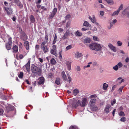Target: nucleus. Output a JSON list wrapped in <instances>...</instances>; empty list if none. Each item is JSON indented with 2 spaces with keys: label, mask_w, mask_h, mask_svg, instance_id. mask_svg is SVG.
Here are the masks:
<instances>
[{
  "label": "nucleus",
  "mask_w": 129,
  "mask_h": 129,
  "mask_svg": "<svg viewBox=\"0 0 129 129\" xmlns=\"http://www.w3.org/2000/svg\"><path fill=\"white\" fill-rule=\"evenodd\" d=\"M89 47L90 49L96 51H100L102 48L101 45L96 43H92L89 44Z\"/></svg>",
  "instance_id": "f257e3e1"
},
{
  "label": "nucleus",
  "mask_w": 129,
  "mask_h": 129,
  "mask_svg": "<svg viewBox=\"0 0 129 129\" xmlns=\"http://www.w3.org/2000/svg\"><path fill=\"white\" fill-rule=\"evenodd\" d=\"M31 71L32 72L35 74L40 76L41 74V70L37 66L33 64L31 66Z\"/></svg>",
  "instance_id": "f03ea898"
},
{
  "label": "nucleus",
  "mask_w": 129,
  "mask_h": 129,
  "mask_svg": "<svg viewBox=\"0 0 129 129\" xmlns=\"http://www.w3.org/2000/svg\"><path fill=\"white\" fill-rule=\"evenodd\" d=\"M4 10L6 12L7 14L9 16H10L11 15L13 12V10L12 8H7L5 7Z\"/></svg>",
  "instance_id": "7ed1b4c3"
},
{
  "label": "nucleus",
  "mask_w": 129,
  "mask_h": 129,
  "mask_svg": "<svg viewBox=\"0 0 129 129\" xmlns=\"http://www.w3.org/2000/svg\"><path fill=\"white\" fill-rule=\"evenodd\" d=\"M123 65L121 62H119L116 65L113 67V69L115 71H117L119 68L121 69L123 67Z\"/></svg>",
  "instance_id": "20e7f679"
},
{
  "label": "nucleus",
  "mask_w": 129,
  "mask_h": 129,
  "mask_svg": "<svg viewBox=\"0 0 129 129\" xmlns=\"http://www.w3.org/2000/svg\"><path fill=\"white\" fill-rule=\"evenodd\" d=\"M112 108L110 105L107 104L105 108L104 112L106 114L108 113L111 110Z\"/></svg>",
  "instance_id": "39448f33"
},
{
  "label": "nucleus",
  "mask_w": 129,
  "mask_h": 129,
  "mask_svg": "<svg viewBox=\"0 0 129 129\" xmlns=\"http://www.w3.org/2000/svg\"><path fill=\"white\" fill-rule=\"evenodd\" d=\"M57 11V9L56 8H54L52 12L51 13H50V15H49V17L50 18H53L55 14L56 13Z\"/></svg>",
  "instance_id": "423d86ee"
},
{
  "label": "nucleus",
  "mask_w": 129,
  "mask_h": 129,
  "mask_svg": "<svg viewBox=\"0 0 129 129\" xmlns=\"http://www.w3.org/2000/svg\"><path fill=\"white\" fill-rule=\"evenodd\" d=\"M123 15L129 17V7H127L122 12Z\"/></svg>",
  "instance_id": "0eeeda50"
},
{
  "label": "nucleus",
  "mask_w": 129,
  "mask_h": 129,
  "mask_svg": "<svg viewBox=\"0 0 129 129\" xmlns=\"http://www.w3.org/2000/svg\"><path fill=\"white\" fill-rule=\"evenodd\" d=\"M31 58H29L28 59V61L27 63L23 67L26 68V70L28 72H29L30 70V62Z\"/></svg>",
  "instance_id": "6e6552de"
},
{
  "label": "nucleus",
  "mask_w": 129,
  "mask_h": 129,
  "mask_svg": "<svg viewBox=\"0 0 129 129\" xmlns=\"http://www.w3.org/2000/svg\"><path fill=\"white\" fill-rule=\"evenodd\" d=\"M81 107L85 106L87 104V99L86 98H83L81 101Z\"/></svg>",
  "instance_id": "1a4fd4ad"
},
{
  "label": "nucleus",
  "mask_w": 129,
  "mask_h": 129,
  "mask_svg": "<svg viewBox=\"0 0 129 129\" xmlns=\"http://www.w3.org/2000/svg\"><path fill=\"white\" fill-rule=\"evenodd\" d=\"M108 46L110 49L113 52H116V47L112 44L109 43L108 44Z\"/></svg>",
  "instance_id": "9d476101"
},
{
  "label": "nucleus",
  "mask_w": 129,
  "mask_h": 129,
  "mask_svg": "<svg viewBox=\"0 0 129 129\" xmlns=\"http://www.w3.org/2000/svg\"><path fill=\"white\" fill-rule=\"evenodd\" d=\"M18 50V48L17 46L15 45L12 48V52L13 53H16Z\"/></svg>",
  "instance_id": "9b49d317"
},
{
  "label": "nucleus",
  "mask_w": 129,
  "mask_h": 129,
  "mask_svg": "<svg viewBox=\"0 0 129 129\" xmlns=\"http://www.w3.org/2000/svg\"><path fill=\"white\" fill-rule=\"evenodd\" d=\"M39 81L38 84L40 85L43 84L44 81V79L43 77H40L39 78Z\"/></svg>",
  "instance_id": "f8f14e48"
},
{
  "label": "nucleus",
  "mask_w": 129,
  "mask_h": 129,
  "mask_svg": "<svg viewBox=\"0 0 129 129\" xmlns=\"http://www.w3.org/2000/svg\"><path fill=\"white\" fill-rule=\"evenodd\" d=\"M61 76L64 81H66L67 80V77L66 76L65 72L64 71H62L61 73Z\"/></svg>",
  "instance_id": "ddd939ff"
},
{
  "label": "nucleus",
  "mask_w": 129,
  "mask_h": 129,
  "mask_svg": "<svg viewBox=\"0 0 129 129\" xmlns=\"http://www.w3.org/2000/svg\"><path fill=\"white\" fill-rule=\"evenodd\" d=\"M82 55L81 53H79L77 52L75 54V58L78 59L82 57Z\"/></svg>",
  "instance_id": "4468645a"
},
{
  "label": "nucleus",
  "mask_w": 129,
  "mask_h": 129,
  "mask_svg": "<svg viewBox=\"0 0 129 129\" xmlns=\"http://www.w3.org/2000/svg\"><path fill=\"white\" fill-rule=\"evenodd\" d=\"M69 30H67L66 32L64 33L63 36L62 37V38L63 39H64L67 37L69 36Z\"/></svg>",
  "instance_id": "2eb2a0df"
},
{
  "label": "nucleus",
  "mask_w": 129,
  "mask_h": 129,
  "mask_svg": "<svg viewBox=\"0 0 129 129\" xmlns=\"http://www.w3.org/2000/svg\"><path fill=\"white\" fill-rule=\"evenodd\" d=\"M89 18L91 21L93 23L96 21L95 17L94 15H92V17L91 16H89Z\"/></svg>",
  "instance_id": "dca6fc26"
},
{
  "label": "nucleus",
  "mask_w": 129,
  "mask_h": 129,
  "mask_svg": "<svg viewBox=\"0 0 129 129\" xmlns=\"http://www.w3.org/2000/svg\"><path fill=\"white\" fill-rule=\"evenodd\" d=\"M14 109V107L11 105H9L7 107V112L12 111Z\"/></svg>",
  "instance_id": "f3484780"
},
{
  "label": "nucleus",
  "mask_w": 129,
  "mask_h": 129,
  "mask_svg": "<svg viewBox=\"0 0 129 129\" xmlns=\"http://www.w3.org/2000/svg\"><path fill=\"white\" fill-rule=\"evenodd\" d=\"M57 50L51 49L50 50V53L51 54L54 55L55 56L57 57Z\"/></svg>",
  "instance_id": "a211bd4d"
},
{
  "label": "nucleus",
  "mask_w": 129,
  "mask_h": 129,
  "mask_svg": "<svg viewBox=\"0 0 129 129\" xmlns=\"http://www.w3.org/2000/svg\"><path fill=\"white\" fill-rule=\"evenodd\" d=\"M24 46L25 47L26 49L27 50H28L29 49V42L28 41H25L24 43Z\"/></svg>",
  "instance_id": "6ab92c4d"
},
{
  "label": "nucleus",
  "mask_w": 129,
  "mask_h": 129,
  "mask_svg": "<svg viewBox=\"0 0 129 129\" xmlns=\"http://www.w3.org/2000/svg\"><path fill=\"white\" fill-rule=\"evenodd\" d=\"M12 44L8 43H6V47L8 50H10Z\"/></svg>",
  "instance_id": "aec40b11"
},
{
  "label": "nucleus",
  "mask_w": 129,
  "mask_h": 129,
  "mask_svg": "<svg viewBox=\"0 0 129 129\" xmlns=\"http://www.w3.org/2000/svg\"><path fill=\"white\" fill-rule=\"evenodd\" d=\"M21 39L23 41L26 40L27 39V37L25 33H23L21 37Z\"/></svg>",
  "instance_id": "412c9836"
},
{
  "label": "nucleus",
  "mask_w": 129,
  "mask_h": 129,
  "mask_svg": "<svg viewBox=\"0 0 129 129\" xmlns=\"http://www.w3.org/2000/svg\"><path fill=\"white\" fill-rule=\"evenodd\" d=\"M83 25L87 27H91V25L87 21H85Z\"/></svg>",
  "instance_id": "4be33fe9"
},
{
  "label": "nucleus",
  "mask_w": 129,
  "mask_h": 129,
  "mask_svg": "<svg viewBox=\"0 0 129 129\" xmlns=\"http://www.w3.org/2000/svg\"><path fill=\"white\" fill-rule=\"evenodd\" d=\"M96 99H91L90 101V103H91L90 106H92V105L95 104Z\"/></svg>",
  "instance_id": "5701e85b"
},
{
  "label": "nucleus",
  "mask_w": 129,
  "mask_h": 129,
  "mask_svg": "<svg viewBox=\"0 0 129 129\" xmlns=\"http://www.w3.org/2000/svg\"><path fill=\"white\" fill-rule=\"evenodd\" d=\"M66 64H67L69 70H70L71 69V64L68 61H67L66 62Z\"/></svg>",
  "instance_id": "b1692460"
},
{
  "label": "nucleus",
  "mask_w": 129,
  "mask_h": 129,
  "mask_svg": "<svg viewBox=\"0 0 129 129\" xmlns=\"http://www.w3.org/2000/svg\"><path fill=\"white\" fill-rule=\"evenodd\" d=\"M108 4L110 5H113L114 4V2L113 0H105Z\"/></svg>",
  "instance_id": "393cba45"
},
{
  "label": "nucleus",
  "mask_w": 129,
  "mask_h": 129,
  "mask_svg": "<svg viewBox=\"0 0 129 129\" xmlns=\"http://www.w3.org/2000/svg\"><path fill=\"white\" fill-rule=\"evenodd\" d=\"M43 51L44 53H46L48 51V46L46 45L43 48Z\"/></svg>",
  "instance_id": "a878e982"
},
{
  "label": "nucleus",
  "mask_w": 129,
  "mask_h": 129,
  "mask_svg": "<svg viewBox=\"0 0 129 129\" xmlns=\"http://www.w3.org/2000/svg\"><path fill=\"white\" fill-rule=\"evenodd\" d=\"M121 79L122 78L121 77H119L117 79V81L120 84L124 82V80L123 79Z\"/></svg>",
  "instance_id": "bb28decb"
},
{
  "label": "nucleus",
  "mask_w": 129,
  "mask_h": 129,
  "mask_svg": "<svg viewBox=\"0 0 129 129\" xmlns=\"http://www.w3.org/2000/svg\"><path fill=\"white\" fill-rule=\"evenodd\" d=\"M119 11H118L117 10L116 11H115L112 14V16H114L116 15H117L119 13Z\"/></svg>",
  "instance_id": "cd10ccee"
},
{
  "label": "nucleus",
  "mask_w": 129,
  "mask_h": 129,
  "mask_svg": "<svg viewBox=\"0 0 129 129\" xmlns=\"http://www.w3.org/2000/svg\"><path fill=\"white\" fill-rule=\"evenodd\" d=\"M90 108L93 111H96L98 109V107L97 106H90Z\"/></svg>",
  "instance_id": "c85d7f7f"
},
{
  "label": "nucleus",
  "mask_w": 129,
  "mask_h": 129,
  "mask_svg": "<svg viewBox=\"0 0 129 129\" xmlns=\"http://www.w3.org/2000/svg\"><path fill=\"white\" fill-rule=\"evenodd\" d=\"M92 64V62H89L88 63L87 65V66H85L83 67V68L84 69H85L86 68H89L90 67V64Z\"/></svg>",
  "instance_id": "c756f323"
},
{
  "label": "nucleus",
  "mask_w": 129,
  "mask_h": 129,
  "mask_svg": "<svg viewBox=\"0 0 129 129\" xmlns=\"http://www.w3.org/2000/svg\"><path fill=\"white\" fill-rule=\"evenodd\" d=\"M60 80L59 78H57L55 81V83L57 85H59L60 83Z\"/></svg>",
  "instance_id": "7c9ffc66"
},
{
  "label": "nucleus",
  "mask_w": 129,
  "mask_h": 129,
  "mask_svg": "<svg viewBox=\"0 0 129 129\" xmlns=\"http://www.w3.org/2000/svg\"><path fill=\"white\" fill-rule=\"evenodd\" d=\"M81 104L80 101L78 100L76 102V104L74 105L75 108H76L78 106H81Z\"/></svg>",
  "instance_id": "2f4dec72"
},
{
  "label": "nucleus",
  "mask_w": 129,
  "mask_h": 129,
  "mask_svg": "<svg viewBox=\"0 0 129 129\" xmlns=\"http://www.w3.org/2000/svg\"><path fill=\"white\" fill-rule=\"evenodd\" d=\"M30 19L31 22L34 23L35 20V19L34 16L33 15H31L30 16Z\"/></svg>",
  "instance_id": "473e14b6"
},
{
  "label": "nucleus",
  "mask_w": 129,
  "mask_h": 129,
  "mask_svg": "<svg viewBox=\"0 0 129 129\" xmlns=\"http://www.w3.org/2000/svg\"><path fill=\"white\" fill-rule=\"evenodd\" d=\"M108 85L106 83H104L103 85V88L104 90H106L108 87Z\"/></svg>",
  "instance_id": "72a5a7b5"
},
{
  "label": "nucleus",
  "mask_w": 129,
  "mask_h": 129,
  "mask_svg": "<svg viewBox=\"0 0 129 129\" xmlns=\"http://www.w3.org/2000/svg\"><path fill=\"white\" fill-rule=\"evenodd\" d=\"M79 90L77 89H74L73 91V94L74 95H76L79 93Z\"/></svg>",
  "instance_id": "f704fd0d"
},
{
  "label": "nucleus",
  "mask_w": 129,
  "mask_h": 129,
  "mask_svg": "<svg viewBox=\"0 0 129 129\" xmlns=\"http://www.w3.org/2000/svg\"><path fill=\"white\" fill-rule=\"evenodd\" d=\"M75 35L77 36L80 37L82 36V34L78 31H77L75 34Z\"/></svg>",
  "instance_id": "c9c22d12"
},
{
  "label": "nucleus",
  "mask_w": 129,
  "mask_h": 129,
  "mask_svg": "<svg viewBox=\"0 0 129 129\" xmlns=\"http://www.w3.org/2000/svg\"><path fill=\"white\" fill-rule=\"evenodd\" d=\"M56 62L54 58H52L50 60V63L54 65L55 64Z\"/></svg>",
  "instance_id": "e433bc0d"
},
{
  "label": "nucleus",
  "mask_w": 129,
  "mask_h": 129,
  "mask_svg": "<svg viewBox=\"0 0 129 129\" xmlns=\"http://www.w3.org/2000/svg\"><path fill=\"white\" fill-rule=\"evenodd\" d=\"M69 129H78V128L76 125H72L69 127Z\"/></svg>",
  "instance_id": "4c0bfd02"
},
{
  "label": "nucleus",
  "mask_w": 129,
  "mask_h": 129,
  "mask_svg": "<svg viewBox=\"0 0 129 129\" xmlns=\"http://www.w3.org/2000/svg\"><path fill=\"white\" fill-rule=\"evenodd\" d=\"M84 42L87 43H88L90 42V39L88 38H86L84 40Z\"/></svg>",
  "instance_id": "58836bf2"
},
{
  "label": "nucleus",
  "mask_w": 129,
  "mask_h": 129,
  "mask_svg": "<svg viewBox=\"0 0 129 129\" xmlns=\"http://www.w3.org/2000/svg\"><path fill=\"white\" fill-rule=\"evenodd\" d=\"M45 39L46 42H47L48 40V33L46 31H45Z\"/></svg>",
  "instance_id": "ea45409f"
},
{
  "label": "nucleus",
  "mask_w": 129,
  "mask_h": 129,
  "mask_svg": "<svg viewBox=\"0 0 129 129\" xmlns=\"http://www.w3.org/2000/svg\"><path fill=\"white\" fill-rule=\"evenodd\" d=\"M23 73L22 72H20L18 75V77L20 78H22L23 76Z\"/></svg>",
  "instance_id": "a19ab883"
},
{
  "label": "nucleus",
  "mask_w": 129,
  "mask_h": 129,
  "mask_svg": "<svg viewBox=\"0 0 129 129\" xmlns=\"http://www.w3.org/2000/svg\"><path fill=\"white\" fill-rule=\"evenodd\" d=\"M46 42L44 41L42 43L41 45V49H43V48L45 46Z\"/></svg>",
  "instance_id": "79ce46f5"
},
{
  "label": "nucleus",
  "mask_w": 129,
  "mask_h": 129,
  "mask_svg": "<svg viewBox=\"0 0 129 129\" xmlns=\"http://www.w3.org/2000/svg\"><path fill=\"white\" fill-rule=\"evenodd\" d=\"M57 36L55 35V37L54 38L53 41L52 43L53 44H54L56 42L57 40Z\"/></svg>",
  "instance_id": "37998d69"
},
{
  "label": "nucleus",
  "mask_w": 129,
  "mask_h": 129,
  "mask_svg": "<svg viewBox=\"0 0 129 129\" xmlns=\"http://www.w3.org/2000/svg\"><path fill=\"white\" fill-rule=\"evenodd\" d=\"M110 26L108 27V28L109 29H110L112 27L114 23L112 21H111L110 22Z\"/></svg>",
  "instance_id": "c03bdc74"
},
{
  "label": "nucleus",
  "mask_w": 129,
  "mask_h": 129,
  "mask_svg": "<svg viewBox=\"0 0 129 129\" xmlns=\"http://www.w3.org/2000/svg\"><path fill=\"white\" fill-rule=\"evenodd\" d=\"M92 64L93 66V67L96 66H98V64L97 63V62L96 61H94L92 62Z\"/></svg>",
  "instance_id": "a18cd8bd"
},
{
  "label": "nucleus",
  "mask_w": 129,
  "mask_h": 129,
  "mask_svg": "<svg viewBox=\"0 0 129 129\" xmlns=\"http://www.w3.org/2000/svg\"><path fill=\"white\" fill-rule=\"evenodd\" d=\"M72 48V46L71 45H70L68 46L66 48V49L67 50H68L71 49Z\"/></svg>",
  "instance_id": "49530a36"
},
{
  "label": "nucleus",
  "mask_w": 129,
  "mask_h": 129,
  "mask_svg": "<svg viewBox=\"0 0 129 129\" xmlns=\"http://www.w3.org/2000/svg\"><path fill=\"white\" fill-rule=\"evenodd\" d=\"M71 18V15L70 14H68L66 16L65 18V19L66 20H67Z\"/></svg>",
  "instance_id": "de8ad7c7"
},
{
  "label": "nucleus",
  "mask_w": 129,
  "mask_h": 129,
  "mask_svg": "<svg viewBox=\"0 0 129 129\" xmlns=\"http://www.w3.org/2000/svg\"><path fill=\"white\" fill-rule=\"evenodd\" d=\"M17 4L20 8H22L23 7V5L21 4V3L20 2H19Z\"/></svg>",
  "instance_id": "09e8293b"
},
{
  "label": "nucleus",
  "mask_w": 129,
  "mask_h": 129,
  "mask_svg": "<svg viewBox=\"0 0 129 129\" xmlns=\"http://www.w3.org/2000/svg\"><path fill=\"white\" fill-rule=\"evenodd\" d=\"M123 6L122 4H121L120 6H119V8L117 10L119 11L120 12V11L123 8Z\"/></svg>",
  "instance_id": "8fccbe9b"
},
{
  "label": "nucleus",
  "mask_w": 129,
  "mask_h": 129,
  "mask_svg": "<svg viewBox=\"0 0 129 129\" xmlns=\"http://www.w3.org/2000/svg\"><path fill=\"white\" fill-rule=\"evenodd\" d=\"M8 43L12 44V38L9 37L8 38Z\"/></svg>",
  "instance_id": "3c124183"
},
{
  "label": "nucleus",
  "mask_w": 129,
  "mask_h": 129,
  "mask_svg": "<svg viewBox=\"0 0 129 129\" xmlns=\"http://www.w3.org/2000/svg\"><path fill=\"white\" fill-rule=\"evenodd\" d=\"M70 24L71 22L70 21L67 22L66 24V27L67 28L69 27L70 25Z\"/></svg>",
  "instance_id": "603ef678"
},
{
  "label": "nucleus",
  "mask_w": 129,
  "mask_h": 129,
  "mask_svg": "<svg viewBox=\"0 0 129 129\" xmlns=\"http://www.w3.org/2000/svg\"><path fill=\"white\" fill-rule=\"evenodd\" d=\"M119 114V116H124L125 115L124 112L122 111H121Z\"/></svg>",
  "instance_id": "864d4df0"
},
{
  "label": "nucleus",
  "mask_w": 129,
  "mask_h": 129,
  "mask_svg": "<svg viewBox=\"0 0 129 129\" xmlns=\"http://www.w3.org/2000/svg\"><path fill=\"white\" fill-rule=\"evenodd\" d=\"M48 77L49 78H52L53 76V74L52 73H50L48 74Z\"/></svg>",
  "instance_id": "5fc2aeb1"
},
{
  "label": "nucleus",
  "mask_w": 129,
  "mask_h": 129,
  "mask_svg": "<svg viewBox=\"0 0 129 129\" xmlns=\"http://www.w3.org/2000/svg\"><path fill=\"white\" fill-rule=\"evenodd\" d=\"M97 97V96L96 94H94L91 95L90 96L89 98H96Z\"/></svg>",
  "instance_id": "6e6d98bb"
},
{
  "label": "nucleus",
  "mask_w": 129,
  "mask_h": 129,
  "mask_svg": "<svg viewBox=\"0 0 129 129\" xmlns=\"http://www.w3.org/2000/svg\"><path fill=\"white\" fill-rule=\"evenodd\" d=\"M126 120V119L124 117H123L122 118H121L120 119V120L122 122H124Z\"/></svg>",
  "instance_id": "4d7b16f0"
},
{
  "label": "nucleus",
  "mask_w": 129,
  "mask_h": 129,
  "mask_svg": "<svg viewBox=\"0 0 129 129\" xmlns=\"http://www.w3.org/2000/svg\"><path fill=\"white\" fill-rule=\"evenodd\" d=\"M116 100L115 99H114L111 102V104L112 106L114 105L116 103Z\"/></svg>",
  "instance_id": "13d9d810"
},
{
  "label": "nucleus",
  "mask_w": 129,
  "mask_h": 129,
  "mask_svg": "<svg viewBox=\"0 0 129 129\" xmlns=\"http://www.w3.org/2000/svg\"><path fill=\"white\" fill-rule=\"evenodd\" d=\"M41 8L43 9V11L45 10L46 11L47 10V9L44 6H42L41 7Z\"/></svg>",
  "instance_id": "bf43d9fd"
},
{
  "label": "nucleus",
  "mask_w": 129,
  "mask_h": 129,
  "mask_svg": "<svg viewBox=\"0 0 129 129\" xmlns=\"http://www.w3.org/2000/svg\"><path fill=\"white\" fill-rule=\"evenodd\" d=\"M58 31L59 32H61L63 31V29L61 28H59L58 29Z\"/></svg>",
  "instance_id": "052dcab7"
},
{
  "label": "nucleus",
  "mask_w": 129,
  "mask_h": 129,
  "mask_svg": "<svg viewBox=\"0 0 129 129\" xmlns=\"http://www.w3.org/2000/svg\"><path fill=\"white\" fill-rule=\"evenodd\" d=\"M117 44L118 46H120L122 45V43L120 41H118L117 42Z\"/></svg>",
  "instance_id": "680f3d73"
},
{
  "label": "nucleus",
  "mask_w": 129,
  "mask_h": 129,
  "mask_svg": "<svg viewBox=\"0 0 129 129\" xmlns=\"http://www.w3.org/2000/svg\"><path fill=\"white\" fill-rule=\"evenodd\" d=\"M100 15L101 16H103L104 14V12L103 11H100Z\"/></svg>",
  "instance_id": "e2e57ef3"
},
{
  "label": "nucleus",
  "mask_w": 129,
  "mask_h": 129,
  "mask_svg": "<svg viewBox=\"0 0 129 129\" xmlns=\"http://www.w3.org/2000/svg\"><path fill=\"white\" fill-rule=\"evenodd\" d=\"M52 49H51L57 50L56 46L55 45H54L52 46Z\"/></svg>",
  "instance_id": "0e129e2a"
},
{
  "label": "nucleus",
  "mask_w": 129,
  "mask_h": 129,
  "mask_svg": "<svg viewBox=\"0 0 129 129\" xmlns=\"http://www.w3.org/2000/svg\"><path fill=\"white\" fill-rule=\"evenodd\" d=\"M123 87H124L123 86H122V87H120L119 88V89L118 90L120 92H122V90L123 88Z\"/></svg>",
  "instance_id": "69168bd1"
},
{
  "label": "nucleus",
  "mask_w": 129,
  "mask_h": 129,
  "mask_svg": "<svg viewBox=\"0 0 129 129\" xmlns=\"http://www.w3.org/2000/svg\"><path fill=\"white\" fill-rule=\"evenodd\" d=\"M24 57L21 54H20L19 56V58L20 59H22Z\"/></svg>",
  "instance_id": "338daca9"
},
{
  "label": "nucleus",
  "mask_w": 129,
  "mask_h": 129,
  "mask_svg": "<svg viewBox=\"0 0 129 129\" xmlns=\"http://www.w3.org/2000/svg\"><path fill=\"white\" fill-rule=\"evenodd\" d=\"M39 61L41 63H42L44 61L43 59L41 58H38Z\"/></svg>",
  "instance_id": "774afa93"
}]
</instances>
